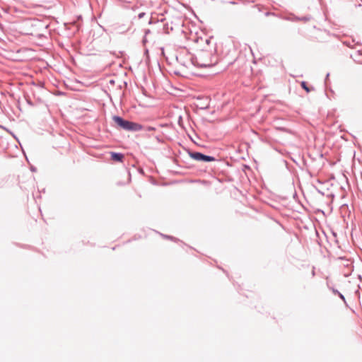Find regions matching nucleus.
Masks as SVG:
<instances>
[{
  "instance_id": "1",
  "label": "nucleus",
  "mask_w": 362,
  "mask_h": 362,
  "mask_svg": "<svg viewBox=\"0 0 362 362\" xmlns=\"http://www.w3.org/2000/svg\"><path fill=\"white\" fill-rule=\"evenodd\" d=\"M207 42L206 47L197 52L193 64L200 68H209L216 64L218 59L216 54V48Z\"/></svg>"
},
{
  "instance_id": "2",
  "label": "nucleus",
  "mask_w": 362,
  "mask_h": 362,
  "mask_svg": "<svg viewBox=\"0 0 362 362\" xmlns=\"http://www.w3.org/2000/svg\"><path fill=\"white\" fill-rule=\"evenodd\" d=\"M113 120L118 126L126 130L137 132L143 129L141 124L129 122L127 120H124L122 117L118 116H115L113 117Z\"/></svg>"
},
{
  "instance_id": "3",
  "label": "nucleus",
  "mask_w": 362,
  "mask_h": 362,
  "mask_svg": "<svg viewBox=\"0 0 362 362\" xmlns=\"http://www.w3.org/2000/svg\"><path fill=\"white\" fill-rule=\"evenodd\" d=\"M191 158L196 160L203 161V162H211L214 161L215 158L212 156H206L199 152H194L190 153Z\"/></svg>"
},
{
  "instance_id": "4",
  "label": "nucleus",
  "mask_w": 362,
  "mask_h": 362,
  "mask_svg": "<svg viewBox=\"0 0 362 362\" xmlns=\"http://www.w3.org/2000/svg\"><path fill=\"white\" fill-rule=\"evenodd\" d=\"M110 155H111V158L112 160L117 161V162H122L123 158H124L123 154L119 153L111 152Z\"/></svg>"
},
{
  "instance_id": "5",
  "label": "nucleus",
  "mask_w": 362,
  "mask_h": 362,
  "mask_svg": "<svg viewBox=\"0 0 362 362\" xmlns=\"http://www.w3.org/2000/svg\"><path fill=\"white\" fill-rule=\"evenodd\" d=\"M301 87L307 92L309 93L310 89L308 87L307 83L305 81L301 82Z\"/></svg>"
},
{
  "instance_id": "6",
  "label": "nucleus",
  "mask_w": 362,
  "mask_h": 362,
  "mask_svg": "<svg viewBox=\"0 0 362 362\" xmlns=\"http://www.w3.org/2000/svg\"><path fill=\"white\" fill-rule=\"evenodd\" d=\"M146 130L147 131H154V130H156V129L154 127H148L146 128Z\"/></svg>"
}]
</instances>
